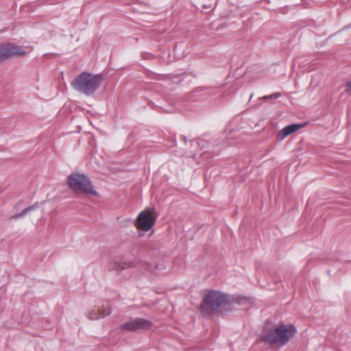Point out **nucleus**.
Returning a JSON list of instances; mask_svg holds the SVG:
<instances>
[{
	"label": "nucleus",
	"instance_id": "10",
	"mask_svg": "<svg viewBox=\"0 0 351 351\" xmlns=\"http://www.w3.org/2000/svg\"><path fill=\"white\" fill-rule=\"evenodd\" d=\"M34 208L33 206H30V207H27L26 208H25L23 210H22L21 213H18V214H15L14 215H12L10 217V221H13V220H16L19 218H21V217H24L28 212H29L30 210H32V209Z\"/></svg>",
	"mask_w": 351,
	"mask_h": 351
},
{
	"label": "nucleus",
	"instance_id": "1",
	"mask_svg": "<svg viewBox=\"0 0 351 351\" xmlns=\"http://www.w3.org/2000/svg\"><path fill=\"white\" fill-rule=\"evenodd\" d=\"M296 328L293 325H274L266 323L261 334V340L268 344L284 346L295 334Z\"/></svg>",
	"mask_w": 351,
	"mask_h": 351
},
{
	"label": "nucleus",
	"instance_id": "6",
	"mask_svg": "<svg viewBox=\"0 0 351 351\" xmlns=\"http://www.w3.org/2000/svg\"><path fill=\"white\" fill-rule=\"evenodd\" d=\"M25 54V51L20 46L10 43L0 45V60L12 56H23Z\"/></svg>",
	"mask_w": 351,
	"mask_h": 351
},
{
	"label": "nucleus",
	"instance_id": "4",
	"mask_svg": "<svg viewBox=\"0 0 351 351\" xmlns=\"http://www.w3.org/2000/svg\"><path fill=\"white\" fill-rule=\"evenodd\" d=\"M67 185L75 193L93 196L98 195L91 182L84 174L79 173H71L67 178Z\"/></svg>",
	"mask_w": 351,
	"mask_h": 351
},
{
	"label": "nucleus",
	"instance_id": "9",
	"mask_svg": "<svg viewBox=\"0 0 351 351\" xmlns=\"http://www.w3.org/2000/svg\"><path fill=\"white\" fill-rule=\"evenodd\" d=\"M100 314L99 308H93L87 313V317L91 320H97L103 318Z\"/></svg>",
	"mask_w": 351,
	"mask_h": 351
},
{
	"label": "nucleus",
	"instance_id": "11",
	"mask_svg": "<svg viewBox=\"0 0 351 351\" xmlns=\"http://www.w3.org/2000/svg\"><path fill=\"white\" fill-rule=\"evenodd\" d=\"M99 308L100 314L101 315L102 317H105L108 315H109L111 313V309L108 306H101Z\"/></svg>",
	"mask_w": 351,
	"mask_h": 351
},
{
	"label": "nucleus",
	"instance_id": "14",
	"mask_svg": "<svg viewBox=\"0 0 351 351\" xmlns=\"http://www.w3.org/2000/svg\"><path fill=\"white\" fill-rule=\"evenodd\" d=\"M245 299L243 298V300H242L243 304L245 303Z\"/></svg>",
	"mask_w": 351,
	"mask_h": 351
},
{
	"label": "nucleus",
	"instance_id": "5",
	"mask_svg": "<svg viewBox=\"0 0 351 351\" xmlns=\"http://www.w3.org/2000/svg\"><path fill=\"white\" fill-rule=\"evenodd\" d=\"M157 219V215L152 208H146L141 211L137 216L134 226L137 230L147 232L154 226Z\"/></svg>",
	"mask_w": 351,
	"mask_h": 351
},
{
	"label": "nucleus",
	"instance_id": "3",
	"mask_svg": "<svg viewBox=\"0 0 351 351\" xmlns=\"http://www.w3.org/2000/svg\"><path fill=\"white\" fill-rule=\"evenodd\" d=\"M102 80L101 75L84 72L74 79L71 86L75 90L86 95H90L99 88Z\"/></svg>",
	"mask_w": 351,
	"mask_h": 351
},
{
	"label": "nucleus",
	"instance_id": "8",
	"mask_svg": "<svg viewBox=\"0 0 351 351\" xmlns=\"http://www.w3.org/2000/svg\"><path fill=\"white\" fill-rule=\"evenodd\" d=\"M305 124H291L289 125L285 128H283L277 134V138L279 141H282L289 135L299 130L302 128H303Z\"/></svg>",
	"mask_w": 351,
	"mask_h": 351
},
{
	"label": "nucleus",
	"instance_id": "7",
	"mask_svg": "<svg viewBox=\"0 0 351 351\" xmlns=\"http://www.w3.org/2000/svg\"><path fill=\"white\" fill-rule=\"evenodd\" d=\"M152 326L148 320L138 318L126 322L121 326L122 330H137L141 329H147Z\"/></svg>",
	"mask_w": 351,
	"mask_h": 351
},
{
	"label": "nucleus",
	"instance_id": "13",
	"mask_svg": "<svg viewBox=\"0 0 351 351\" xmlns=\"http://www.w3.org/2000/svg\"><path fill=\"white\" fill-rule=\"evenodd\" d=\"M346 91L351 95V81L346 84Z\"/></svg>",
	"mask_w": 351,
	"mask_h": 351
},
{
	"label": "nucleus",
	"instance_id": "2",
	"mask_svg": "<svg viewBox=\"0 0 351 351\" xmlns=\"http://www.w3.org/2000/svg\"><path fill=\"white\" fill-rule=\"evenodd\" d=\"M234 302H238V299L234 295L219 291L210 290L204 295L199 309L203 315H208L219 308H226Z\"/></svg>",
	"mask_w": 351,
	"mask_h": 351
},
{
	"label": "nucleus",
	"instance_id": "12",
	"mask_svg": "<svg viewBox=\"0 0 351 351\" xmlns=\"http://www.w3.org/2000/svg\"><path fill=\"white\" fill-rule=\"evenodd\" d=\"M280 97V93H276L271 94V95H268V96H264L263 97V99H278Z\"/></svg>",
	"mask_w": 351,
	"mask_h": 351
}]
</instances>
